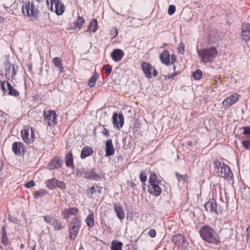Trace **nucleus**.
Instances as JSON below:
<instances>
[{"label":"nucleus","mask_w":250,"mask_h":250,"mask_svg":"<svg viewBox=\"0 0 250 250\" xmlns=\"http://www.w3.org/2000/svg\"><path fill=\"white\" fill-rule=\"evenodd\" d=\"M199 232L201 237L206 242L214 245H217L220 243L219 236L210 227L208 226L202 227Z\"/></svg>","instance_id":"nucleus-1"},{"label":"nucleus","mask_w":250,"mask_h":250,"mask_svg":"<svg viewBox=\"0 0 250 250\" xmlns=\"http://www.w3.org/2000/svg\"><path fill=\"white\" fill-rule=\"evenodd\" d=\"M213 165L219 176L228 179L232 178L233 174L229 167L224 163L221 162L218 160H215L213 161Z\"/></svg>","instance_id":"nucleus-2"},{"label":"nucleus","mask_w":250,"mask_h":250,"mask_svg":"<svg viewBox=\"0 0 250 250\" xmlns=\"http://www.w3.org/2000/svg\"><path fill=\"white\" fill-rule=\"evenodd\" d=\"M199 56L204 62H211L217 54V49L212 47L209 48H203L197 50Z\"/></svg>","instance_id":"nucleus-3"},{"label":"nucleus","mask_w":250,"mask_h":250,"mask_svg":"<svg viewBox=\"0 0 250 250\" xmlns=\"http://www.w3.org/2000/svg\"><path fill=\"white\" fill-rule=\"evenodd\" d=\"M81 227V220L78 217L73 218L69 225V237L71 240H75Z\"/></svg>","instance_id":"nucleus-4"},{"label":"nucleus","mask_w":250,"mask_h":250,"mask_svg":"<svg viewBox=\"0 0 250 250\" xmlns=\"http://www.w3.org/2000/svg\"><path fill=\"white\" fill-rule=\"evenodd\" d=\"M49 9L57 15H61L64 12L65 7L61 0H49Z\"/></svg>","instance_id":"nucleus-5"},{"label":"nucleus","mask_w":250,"mask_h":250,"mask_svg":"<svg viewBox=\"0 0 250 250\" xmlns=\"http://www.w3.org/2000/svg\"><path fill=\"white\" fill-rule=\"evenodd\" d=\"M22 12L24 15L28 17H34L38 14V10L33 3L25 2L22 6Z\"/></svg>","instance_id":"nucleus-6"},{"label":"nucleus","mask_w":250,"mask_h":250,"mask_svg":"<svg viewBox=\"0 0 250 250\" xmlns=\"http://www.w3.org/2000/svg\"><path fill=\"white\" fill-rule=\"evenodd\" d=\"M207 211H209L211 212H214L215 214L218 215L222 213L223 209L220 207L218 208L217 203L214 199L210 200L204 205Z\"/></svg>","instance_id":"nucleus-7"},{"label":"nucleus","mask_w":250,"mask_h":250,"mask_svg":"<svg viewBox=\"0 0 250 250\" xmlns=\"http://www.w3.org/2000/svg\"><path fill=\"white\" fill-rule=\"evenodd\" d=\"M44 120L49 126L54 125L57 124V115L54 111H44L43 112Z\"/></svg>","instance_id":"nucleus-8"},{"label":"nucleus","mask_w":250,"mask_h":250,"mask_svg":"<svg viewBox=\"0 0 250 250\" xmlns=\"http://www.w3.org/2000/svg\"><path fill=\"white\" fill-rule=\"evenodd\" d=\"M141 67L146 77L148 79L158 75L157 71L150 63H142Z\"/></svg>","instance_id":"nucleus-9"},{"label":"nucleus","mask_w":250,"mask_h":250,"mask_svg":"<svg viewBox=\"0 0 250 250\" xmlns=\"http://www.w3.org/2000/svg\"><path fill=\"white\" fill-rule=\"evenodd\" d=\"M112 122L115 127L120 129L124 124V117L122 114L114 112L112 115Z\"/></svg>","instance_id":"nucleus-10"},{"label":"nucleus","mask_w":250,"mask_h":250,"mask_svg":"<svg viewBox=\"0 0 250 250\" xmlns=\"http://www.w3.org/2000/svg\"><path fill=\"white\" fill-rule=\"evenodd\" d=\"M239 100V95L236 93L231 94L225 99L222 102V105L226 108L230 107Z\"/></svg>","instance_id":"nucleus-11"},{"label":"nucleus","mask_w":250,"mask_h":250,"mask_svg":"<svg viewBox=\"0 0 250 250\" xmlns=\"http://www.w3.org/2000/svg\"><path fill=\"white\" fill-rule=\"evenodd\" d=\"M83 177L85 179L97 181L101 180V176L96 172L94 168L84 170Z\"/></svg>","instance_id":"nucleus-12"},{"label":"nucleus","mask_w":250,"mask_h":250,"mask_svg":"<svg viewBox=\"0 0 250 250\" xmlns=\"http://www.w3.org/2000/svg\"><path fill=\"white\" fill-rule=\"evenodd\" d=\"M241 35L243 39L245 41L250 40V24L243 23L241 26Z\"/></svg>","instance_id":"nucleus-13"},{"label":"nucleus","mask_w":250,"mask_h":250,"mask_svg":"<svg viewBox=\"0 0 250 250\" xmlns=\"http://www.w3.org/2000/svg\"><path fill=\"white\" fill-rule=\"evenodd\" d=\"M63 161L60 157H57L50 161L47 166V168L50 170L60 168L62 165Z\"/></svg>","instance_id":"nucleus-14"},{"label":"nucleus","mask_w":250,"mask_h":250,"mask_svg":"<svg viewBox=\"0 0 250 250\" xmlns=\"http://www.w3.org/2000/svg\"><path fill=\"white\" fill-rule=\"evenodd\" d=\"M244 129L243 134L246 135V140L243 141L242 144L247 149H250V127L245 126L242 128Z\"/></svg>","instance_id":"nucleus-15"},{"label":"nucleus","mask_w":250,"mask_h":250,"mask_svg":"<svg viewBox=\"0 0 250 250\" xmlns=\"http://www.w3.org/2000/svg\"><path fill=\"white\" fill-rule=\"evenodd\" d=\"M160 185L157 184L149 185L148 187L149 192L155 196H159L162 192L161 188L159 186Z\"/></svg>","instance_id":"nucleus-16"},{"label":"nucleus","mask_w":250,"mask_h":250,"mask_svg":"<svg viewBox=\"0 0 250 250\" xmlns=\"http://www.w3.org/2000/svg\"><path fill=\"white\" fill-rule=\"evenodd\" d=\"M105 156L108 157L113 155L115 153L112 141L111 139L108 140L105 142Z\"/></svg>","instance_id":"nucleus-17"},{"label":"nucleus","mask_w":250,"mask_h":250,"mask_svg":"<svg viewBox=\"0 0 250 250\" xmlns=\"http://www.w3.org/2000/svg\"><path fill=\"white\" fill-rule=\"evenodd\" d=\"M114 209L116 212L117 217L120 220H122L125 217V214L123 208L121 205L115 203L114 204Z\"/></svg>","instance_id":"nucleus-18"},{"label":"nucleus","mask_w":250,"mask_h":250,"mask_svg":"<svg viewBox=\"0 0 250 250\" xmlns=\"http://www.w3.org/2000/svg\"><path fill=\"white\" fill-rule=\"evenodd\" d=\"M172 241L178 246H184L186 243L185 237L182 234H178L174 235L172 239Z\"/></svg>","instance_id":"nucleus-19"},{"label":"nucleus","mask_w":250,"mask_h":250,"mask_svg":"<svg viewBox=\"0 0 250 250\" xmlns=\"http://www.w3.org/2000/svg\"><path fill=\"white\" fill-rule=\"evenodd\" d=\"M24 148V145L21 142H14L12 144V150L16 155H20Z\"/></svg>","instance_id":"nucleus-20"},{"label":"nucleus","mask_w":250,"mask_h":250,"mask_svg":"<svg viewBox=\"0 0 250 250\" xmlns=\"http://www.w3.org/2000/svg\"><path fill=\"white\" fill-rule=\"evenodd\" d=\"M94 151L92 148L89 146H84L81 153V158L85 159L86 157L91 156L93 154Z\"/></svg>","instance_id":"nucleus-21"},{"label":"nucleus","mask_w":250,"mask_h":250,"mask_svg":"<svg viewBox=\"0 0 250 250\" xmlns=\"http://www.w3.org/2000/svg\"><path fill=\"white\" fill-rule=\"evenodd\" d=\"M65 162L67 167L74 169L73 154L71 151H69L66 153L65 157Z\"/></svg>","instance_id":"nucleus-22"},{"label":"nucleus","mask_w":250,"mask_h":250,"mask_svg":"<svg viewBox=\"0 0 250 250\" xmlns=\"http://www.w3.org/2000/svg\"><path fill=\"white\" fill-rule=\"evenodd\" d=\"M113 60L115 62L119 61L124 55V52L119 49H115L111 54Z\"/></svg>","instance_id":"nucleus-23"},{"label":"nucleus","mask_w":250,"mask_h":250,"mask_svg":"<svg viewBox=\"0 0 250 250\" xmlns=\"http://www.w3.org/2000/svg\"><path fill=\"white\" fill-rule=\"evenodd\" d=\"M21 137L22 140L26 143H32L33 141L32 137H29V131L27 129H24L21 131Z\"/></svg>","instance_id":"nucleus-24"},{"label":"nucleus","mask_w":250,"mask_h":250,"mask_svg":"<svg viewBox=\"0 0 250 250\" xmlns=\"http://www.w3.org/2000/svg\"><path fill=\"white\" fill-rule=\"evenodd\" d=\"M160 60L162 62H170V54L169 52L165 50L161 54L160 56Z\"/></svg>","instance_id":"nucleus-25"},{"label":"nucleus","mask_w":250,"mask_h":250,"mask_svg":"<svg viewBox=\"0 0 250 250\" xmlns=\"http://www.w3.org/2000/svg\"><path fill=\"white\" fill-rule=\"evenodd\" d=\"M78 211V209L72 208L64 210L62 213L64 215V218H68L70 215H76Z\"/></svg>","instance_id":"nucleus-26"},{"label":"nucleus","mask_w":250,"mask_h":250,"mask_svg":"<svg viewBox=\"0 0 250 250\" xmlns=\"http://www.w3.org/2000/svg\"><path fill=\"white\" fill-rule=\"evenodd\" d=\"M85 222L87 226L89 228H92L94 226V215L93 212H90V213L87 216Z\"/></svg>","instance_id":"nucleus-27"},{"label":"nucleus","mask_w":250,"mask_h":250,"mask_svg":"<svg viewBox=\"0 0 250 250\" xmlns=\"http://www.w3.org/2000/svg\"><path fill=\"white\" fill-rule=\"evenodd\" d=\"M149 185L157 184H161V181L158 179V177L155 173L151 172L149 179Z\"/></svg>","instance_id":"nucleus-28"},{"label":"nucleus","mask_w":250,"mask_h":250,"mask_svg":"<svg viewBox=\"0 0 250 250\" xmlns=\"http://www.w3.org/2000/svg\"><path fill=\"white\" fill-rule=\"evenodd\" d=\"M97 21L96 20L93 19L91 21L89 25L87 30V32H95L97 29Z\"/></svg>","instance_id":"nucleus-29"},{"label":"nucleus","mask_w":250,"mask_h":250,"mask_svg":"<svg viewBox=\"0 0 250 250\" xmlns=\"http://www.w3.org/2000/svg\"><path fill=\"white\" fill-rule=\"evenodd\" d=\"M46 187L49 189H53L57 186V180L56 179H52L47 180L45 182Z\"/></svg>","instance_id":"nucleus-30"},{"label":"nucleus","mask_w":250,"mask_h":250,"mask_svg":"<svg viewBox=\"0 0 250 250\" xmlns=\"http://www.w3.org/2000/svg\"><path fill=\"white\" fill-rule=\"evenodd\" d=\"M7 89L8 90V94L11 96H14L15 97L19 95V92L18 90L15 89L10 83L8 82H6Z\"/></svg>","instance_id":"nucleus-31"},{"label":"nucleus","mask_w":250,"mask_h":250,"mask_svg":"<svg viewBox=\"0 0 250 250\" xmlns=\"http://www.w3.org/2000/svg\"><path fill=\"white\" fill-rule=\"evenodd\" d=\"M84 22V20L83 17L81 16H78L77 20L74 22V28H81V27L83 26V24Z\"/></svg>","instance_id":"nucleus-32"},{"label":"nucleus","mask_w":250,"mask_h":250,"mask_svg":"<svg viewBox=\"0 0 250 250\" xmlns=\"http://www.w3.org/2000/svg\"><path fill=\"white\" fill-rule=\"evenodd\" d=\"M122 246L123 243L121 242L113 241L111 243V250H122Z\"/></svg>","instance_id":"nucleus-33"},{"label":"nucleus","mask_w":250,"mask_h":250,"mask_svg":"<svg viewBox=\"0 0 250 250\" xmlns=\"http://www.w3.org/2000/svg\"><path fill=\"white\" fill-rule=\"evenodd\" d=\"M98 76L99 75L98 74V73L95 72L94 74L91 77L88 82V85L90 87H93L95 86L96 82L98 79Z\"/></svg>","instance_id":"nucleus-34"},{"label":"nucleus","mask_w":250,"mask_h":250,"mask_svg":"<svg viewBox=\"0 0 250 250\" xmlns=\"http://www.w3.org/2000/svg\"><path fill=\"white\" fill-rule=\"evenodd\" d=\"M54 227V230L55 231H58L63 228V226H62L61 222L60 221L56 220V219L54 220L52 225Z\"/></svg>","instance_id":"nucleus-35"},{"label":"nucleus","mask_w":250,"mask_h":250,"mask_svg":"<svg viewBox=\"0 0 250 250\" xmlns=\"http://www.w3.org/2000/svg\"><path fill=\"white\" fill-rule=\"evenodd\" d=\"M202 72L200 69H197L193 73V77L195 80H199L202 77Z\"/></svg>","instance_id":"nucleus-36"},{"label":"nucleus","mask_w":250,"mask_h":250,"mask_svg":"<svg viewBox=\"0 0 250 250\" xmlns=\"http://www.w3.org/2000/svg\"><path fill=\"white\" fill-rule=\"evenodd\" d=\"M44 221L47 224L52 225L55 218L49 215L43 216Z\"/></svg>","instance_id":"nucleus-37"},{"label":"nucleus","mask_w":250,"mask_h":250,"mask_svg":"<svg viewBox=\"0 0 250 250\" xmlns=\"http://www.w3.org/2000/svg\"><path fill=\"white\" fill-rule=\"evenodd\" d=\"M46 194L45 190L44 189H41L38 191H37L34 193V198H38L40 197H42L44 196Z\"/></svg>","instance_id":"nucleus-38"},{"label":"nucleus","mask_w":250,"mask_h":250,"mask_svg":"<svg viewBox=\"0 0 250 250\" xmlns=\"http://www.w3.org/2000/svg\"><path fill=\"white\" fill-rule=\"evenodd\" d=\"M85 170L84 168H77L75 170L76 175L78 177H81L84 175V171Z\"/></svg>","instance_id":"nucleus-39"},{"label":"nucleus","mask_w":250,"mask_h":250,"mask_svg":"<svg viewBox=\"0 0 250 250\" xmlns=\"http://www.w3.org/2000/svg\"><path fill=\"white\" fill-rule=\"evenodd\" d=\"M7 116V114H5L3 111H0V120L1 121H2L3 122L5 123V124L7 123V122H6Z\"/></svg>","instance_id":"nucleus-40"},{"label":"nucleus","mask_w":250,"mask_h":250,"mask_svg":"<svg viewBox=\"0 0 250 250\" xmlns=\"http://www.w3.org/2000/svg\"><path fill=\"white\" fill-rule=\"evenodd\" d=\"M56 187H58L60 189L62 190L65 189L66 188L65 184L62 181H60L57 180V186Z\"/></svg>","instance_id":"nucleus-41"},{"label":"nucleus","mask_w":250,"mask_h":250,"mask_svg":"<svg viewBox=\"0 0 250 250\" xmlns=\"http://www.w3.org/2000/svg\"><path fill=\"white\" fill-rule=\"evenodd\" d=\"M176 8L173 5H170L168 7V13L169 15L173 14L175 11Z\"/></svg>","instance_id":"nucleus-42"},{"label":"nucleus","mask_w":250,"mask_h":250,"mask_svg":"<svg viewBox=\"0 0 250 250\" xmlns=\"http://www.w3.org/2000/svg\"><path fill=\"white\" fill-rule=\"evenodd\" d=\"M1 243L4 246H7L9 244V238H8L7 236H2Z\"/></svg>","instance_id":"nucleus-43"},{"label":"nucleus","mask_w":250,"mask_h":250,"mask_svg":"<svg viewBox=\"0 0 250 250\" xmlns=\"http://www.w3.org/2000/svg\"><path fill=\"white\" fill-rule=\"evenodd\" d=\"M178 50L179 52L183 54L185 51V45L183 42H180L178 45Z\"/></svg>","instance_id":"nucleus-44"},{"label":"nucleus","mask_w":250,"mask_h":250,"mask_svg":"<svg viewBox=\"0 0 250 250\" xmlns=\"http://www.w3.org/2000/svg\"><path fill=\"white\" fill-rule=\"evenodd\" d=\"M103 69L105 70L107 74H109L111 72V67L109 65H105L103 66Z\"/></svg>","instance_id":"nucleus-45"},{"label":"nucleus","mask_w":250,"mask_h":250,"mask_svg":"<svg viewBox=\"0 0 250 250\" xmlns=\"http://www.w3.org/2000/svg\"><path fill=\"white\" fill-rule=\"evenodd\" d=\"M140 180L142 183H145L146 180V173L142 171L140 174Z\"/></svg>","instance_id":"nucleus-46"},{"label":"nucleus","mask_w":250,"mask_h":250,"mask_svg":"<svg viewBox=\"0 0 250 250\" xmlns=\"http://www.w3.org/2000/svg\"><path fill=\"white\" fill-rule=\"evenodd\" d=\"M178 72H174L171 75H165V80H167V79H173L178 74Z\"/></svg>","instance_id":"nucleus-47"},{"label":"nucleus","mask_w":250,"mask_h":250,"mask_svg":"<svg viewBox=\"0 0 250 250\" xmlns=\"http://www.w3.org/2000/svg\"><path fill=\"white\" fill-rule=\"evenodd\" d=\"M35 185V182L34 181H30L27 182L25 184V187L27 188H30L34 187Z\"/></svg>","instance_id":"nucleus-48"},{"label":"nucleus","mask_w":250,"mask_h":250,"mask_svg":"<svg viewBox=\"0 0 250 250\" xmlns=\"http://www.w3.org/2000/svg\"><path fill=\"white\" fill-rule=\"evenodd\" d=\"M110 34L113 38H115L118 35V30H117V28H113L111 30Z\"/></svg>","instance_id":"nucleus-49"},{"label":"nucleus","mask_w":250,"mask_h":250,"mask_svg":"<svg viewBox=\"0 0 250 250\" xmlns=\"http://www.w3.org/2000/svg\"><path fill=\"white\" fill-rule=\"evenodd\" d=\"M95 192H96L95 188L94 186H92L87 190V194H88V195H90L91 196Z\"/></svg>","instance_id":"nucleus-50"},{"label":"nucleus","mask_w":250,"mask_h":250,"mask_svg":"<svg viewBox=\"0 0 250 250\" xmlns=\"http://www.w3.org/2000/svg\"><path fill=\"white\" fill-rule=\"evenodd\" d=\"M148 235L150 237L154 238L156 236V232L154 229H151L148 232Z\"/></svg>","instance_id":"nucleus-51"},{"label":"nucleus","mask_w":250,"mask_h":250,"mask_svg":"<svg viewBox=\"0 0 250 250\" xmlns=\"http://www.w3.org/2000/svg\"><path fill=\"white\" fill-rule=\"evenodd\" d=\"M55 68H58L60 72L63 71V67L62 66V63H54Z\"/></svg>","instance_id":"nucleus-52"},{"label":"nucleus","mask_w":250,"mask_h":250,"mask_svg":"<svg viewBox=\"0 0 250 250\" xmlns=\"http://www.w3.org/2000/svg\"><path fill=\"white\" fill-rule=\"evenodd\" d=\"M5 83L6 82L5 81L1 82L0 85L1 89L3 91V94H5L7 92L6 89L5 88Z\"/></svg>","instance_id":"nucleus-53"},{"label":"nucleus","mask_w":250,"mask_h":250,"mask_svg":"<svg viewBox=\"0 0 250 250\" xmlns=\"http://www.w3.org/2000/svg\"><path fill=\"white\" fill-rule=\"evenodd\" d=\"M1 230H2V236H7V232L6 231V228L4 226L2 227Z\"/></svg>","instance_id":"nucleus-54"},{"label":"nucleus","mask_w":250,"mask_h":250,"mask_svg":"<svg viewBox=\"0 0 250 250\" xmlns=\"http://www.w3.org/2000/svg\"><path fill=\"white\" fill-rule=\"evenodd\" d=\"M103 133L106 137H108L109 136V134L108 133V130L105 128H104V130L103 131Z\"/></svg>","instance_id":"nucleus-55"},{"label":"nucleus","mask_w":250,"mask_h":250,"mask_svg":"<svg viewBox=\"0 0 250 250\" xmlns=\"http://www.w3.org/2000/svg\"><path fill=\"white\" fill-rule=\"evenodd\" d=\"M171 62H175L176 61V56L174 54L171 55Z\"/></svg>","instance_id":"nucleus-56"},{"label":"nucleus","mask_w":250,"mask_h":250,"mask_svg":"<svg viewBox=\"0 0 250 250\" xmlns=\"http://www.w3.org/2000/svg\"><path fill=\"white\" fill-rule=\"evenodd\" d=\"M39 3L44 2L46 1L47 5H49V0H36Z\"/></svg>","instance_id":"nucleus-57"},{"label":"nucleus","mask_w":250,"mask_h":250,"mask_svg":"<svg viewBox=\"0 0 250 250\" xmlns=\"http://www.w3.org/2000/svg\"><path fill=\"white\" fill-rule=\"evenodd\" d=\"M59 62H60V60L58 58H55L53 59V62H54V63Z\"/></svg>","instance_id":"nucleus-58"},{"label":"nucleus","mask_w":250,"mask_h":250,"mask_svg":"<svg viewBox=\"0 0 250 250\" xmlns=\"http://www.w3.org/2000/svg\"><path fill=\"white\" fill-rule=\"evenodd\" d=\"M177 177L178 179L179 180H180V178H181L182 179L183 178V176L180 175V174L177 173L176 174Z\"/></svg>","instance_id":"nucleus-59"},{"label":"nucleus","mask_w":250,"mask_h":250,"mask_svg":"<svg viewBox=\"0 0 250 250\" xmlns=\"http://www.w3.org/2000/svg\"><path fill=\"white\" fill-rule=\"evenodd\" d=\"M15 64L12 65V69H13V71L14 74L15 73Z\"/></svg>","instance_id":"nucleus-60"},{"label":"nucleus","mask_w":250,"mask_h":250,"mask_svg":"<svg viewBox=\"0 0 250 250\" xmlns=\"http://www.w3.org/2000/svg\"><path fill=\"white\" fill-rule=\"evenodd\" d=\"M188 146H192V142H188Z\"/></svg>","instance_id":"nucleus-61"},{"label":"nucleus","mask_w":250,"mask_h":250,"mask_svg":"<svg viewBox=\"0 0 250 250\" xmlns=\"http://www.w3.org/2000/svg\"><path fill=\"white\" fill-rule=\"evenodd\" d=\"M28 67L29 68V69H31V65L29 63L28 64Z\"/></svg>","instance_id":"nucleus-62"},{"label":"nucleus","mask_w":250,"mask_h":250,"mask_svg":"<svg viewBox=\"0 0 250 250\" xmlns=\"http://www.w3.org/2000/svg\"><path fill=\"white\" fill-rule=\"evenodd\" d=\"M79 250H83V247H82L80 248Z\"/></svg>","instance_id":"nucleus-63"},{"label":"nucleus","mask_w":250,"mask_h":250,"mask_svg":"<svg viewBox=\"0 0 250 250\" xmlns=\"http://www.w3.org/2000/svg\"><path fill=\"white\" fill-rule=\"evenodd\" d=\"M98 192L99 193H101V190H99L98 191Z\"/></svg>","instance_id":"nucleus-64"}]
</instances>
